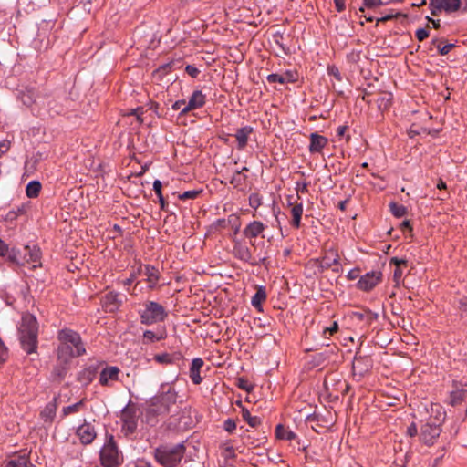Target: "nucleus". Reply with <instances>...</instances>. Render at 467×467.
<instances>
[{"instance_id": "nucleus-1", "label": "nucleus", "mask_w": 467, "mask_h": 467, "mask_svg": "<svg viewBox=\"0 0 467 467\" xmlns=\"http://www.w3.org/2000/svg\"><path fill=\"white\" fill-rule=\"evenodd\" d=\"M178 394L172 384L162 383L159 393L150 399L145 411V420L153 426L158 422L160 416H165L171 412V407L177 401Z\"/></svg>"}, {"instance_id": "nucleus-2", "label": "nucleus", "mask_w": 467, "mask_h": 467, "mask_svg": "<svg viewBox=\"0 0 467 467\" xmlns=\"http://www.w3.org/2000/svg\"><path fill=\"white\" fill-rule=\"evenodd\" d=\"M60 345L57 348L58 358L64 362L70 358L85 354L86 349L82 344L80 336L71 329H62L57 336Z\"/></svg>"}, {"instance_id": "nucleus-3", "label": "nucleus", "mask_w": 467, "mask_h": 467, "mask_svg": "<svg viewBox=\"0 0 467 467\" xmlns=\"http://www.w3.org/2000/svg\"><path fill=\"white\" fill-rule=\"evenodd\" d=\"M18 330L22 348L27 354L35 353L38 343V324L36 318L30 314L24 315Z\"/></svg>"}, {"instance_id": "nucleus-4", "label": "nucleus", "mask_w": 467, "mask_h": 467, "mask_svg": "<svg viewBox=\"0 0 467 467\" xmlns=\"http://www.w3.org/2000/svg\"><path fill=\"white\" fill-rule=\"evenodd\" d=\"M140 323L146 326H151L163 322L168 317V311L158 302L147 300L138 310Z\"/></svg>"}, {"instance_id": "nucleus-5", "label": "nucleus", "mask_w": 467, "mask_h": 467, "mask_svg": "<svg viewBox=\"0 0 467 467\" xmlns=\"http://www.w3.org/2000/svg\"><path fill=\"white\" fill-rule=\"evenodd\" d=\"M185 453L182 443L173 446L162 445L155 449L154 458L163 467H176Z\"/></svg>"}, {"instance_id": "nucleus-6", "label": "nucleus", "mask_w": 467, "mask_h": 467, "mask_svg": "<svg viewBox=\"0 0 467 467\" xmlns=\"http://www.w3.org/2000/svg\"><path fill=\"white\" fill-rule=\"evenodd\" d=\"M40 249L36 246L30 247L25 246L22 251L16 252L15 250L9 255L11 261L17 265H24L26 264H32V268L40 266Z\"/></svg>"}, {"instance_id": "nucleus-7", "label": "nucleus", "mask_w": 467, "mask_h": 467, "mask_svg": "<svg viewBox=\"0 0 467 467\" xmlns=\"http://www.w3.org/2000/svg\"><path fill=\"white\" fill-rule=\"evenodd\" d=\"M100 457L105 467H116L119 464V454L113 436H110L108 442L101 449Z\"/></svg>"}, {"instance_id": "nucleus-8", "label": "nucleus", "mask_w": 467, "mask_h": 467, "mask_svg": "<svg viewBox=\"0 0 467 467\" xmlns=\"http://www.w3.org/2000/svg\"><path fill=\"white\" fill-rule=\"evenodd\" d=\"M441 432V423L438 420L430 419L425 422L420 432V440L427 445H432Z\"/></svg>"}, {"instance_id": "nucleus-9", "label": "nucleus", "mask_w": 467, "mask_h": 467, "mask_svg": "<svg viewBox=\"0 0 467 467\" xmlns=\"http://www.w3.org/2000/svg\"><path fill=\"white\" fill-rule=\"evenodd\" d=\"M120 419L122 421V431L126 436L136 431L138 415L134 406H126L121 411Z\"/></svg>"}, {"instance_id": "nucleus-10", "label": "nucleus", "mask_w": 467, "mask_h": 467, "mask_svg": "<svg viewBox=\"0 0 467 467\" xmlns=\"http://www.w3.org/2000/svg\"><path fill=\"white\" fill-rule=\"evenodd\" d=\"M120 369L116 366H106L99 372V382L103 387H112L119 379Z\"/></svg>"}, {"instance_id": "nucleus-11", "label": "nucleus", "mask_w": 467, "mask_h": 467, "mask_svg": "<svg viewBox=\"0 0 467 467\" xmlns=\"http://www.w3.org/2000/svg\"><path fill=\"white\" fill-rule=\"evenodd\" d=\"M382 274L379 271H371L361 276L357 284L363 291H369L381 281Z\"/></svg>"}, {"instance_id": "nucleus-12", "label": "nucleus", "mask_w": 467, "mask_h": 467, "mask_svg": "<svg viewBox=\"0 0 467 467\" xmlns=\"http://www.w3.org/2000/svg\"><path fill=\"white\" fill-rule=\"evenodd\" d=\"M138 274L146 276V281L150 289H154L160 280V272L157 268L150 265H141L138 268Z\"/></svg>"}, {"instance_id": "nucleus-13", "label": "nucleus", "mask_w": 467, "mask_h": 467, "mask_svg": "<svg viewBox=\"0 0 467 467\" xmlns=\"http://www.w3.org/2000/svg\"><path fill=\"white\" fill-rule=\"evenodd\" d=\"M205 102L206 96L201 90L193 91L187 105L182 109L181 115H186L192 110L203 107Z\"/></svg>"}, {"instance_id": "nucleus-14", "label": "nucleus", "mask_w": 467, "mask_h": 467, "mask_svg": "<svg viewBox=\"0 0 467 467\" xmlns=\"http://www.w3.org/2000/svg\"><path fill=\"white\" fill-rule=\"evenodd\" d=\"M99 364L89 365L78 372V374L77 376V380L82 386L86 387L93 381L97 373L99 372Z\"/></svg>"}, {"instance_id": "nucleus-15", "label": "nucleus", "mask_w": 467, "mask_h": 467, "mask_svg": "<svg viewBox=\"0 0 467 467\" xmlns=\"http://www.w3.org/2000/svg\"><path fill=\"white\" fill-rule=\"evenodd\" d=\"M167 337V331L165 327H159L156 331L146 330L142 335V343L150 344L157 341L163 340Z\"/></svg>"}, {"instance_id": "nucleus-16", "label": "nucleus", "mask_w": 467, "mask_h": 467, "mask_svg": "<svg viewBox=\"0 0 467 467\" xmlns=\"http://www.w3.org/2000/svg\"><path fill=\"white\" fill-rule=\"evenodd\" d=\"M122 304L120 295L116 292H109L103 297V305L109 312H114Z\"/></svg>"}, {"instance_id": "nucleus-17", "label": "nucleus", "mask_w": 467, "mask_h": 467, "mask_svg": "<svg viewBox=\"0 0 467 467\" xmlns=\"http://www.w3.org/2000/svg\"><path fill=\"white\" fill-rule=\"evenodd\" d=\"M204 362L201 358H195L192 359L189 377L193 384L199 385L202 381V378L200 375L201 368L203 367Z\"/></svg>"}, {"instance_id": "nucleus-18", "label": "nucleus", "mask_w": 467, "mask_h": 467, "mask_svg": "<svg viewBox=\"0 0 467 467\" xmlns=\"http://www.w3.org/2000/svg\"><path fill=\"white\" fill-rule=\"evenodd\" d=\"M328 140L317 133L310 134V145L309 151L311 153H318L321 152L322 150L327 145Z\"/></svg>"}, {"instance_id": "nucleus-19", "label": "nucleus", "mask_w": 467, "mask_h": 467, "mask_svg": "<svg viewBox=\"0 0 467 467\" xmlns=\"http://www.w3.org/2000/svg\"><path fill=\"white\" fill-rule=\"evenodd\" d=\"M77 434L84 444H89L96 437L94 427L90 424H83L78 427Z\"/></svg>"}, {"instance_id": "nucleus-20", "label": "nucleus", "mask_w": 467, "mask_h": 467, "mask_svg": "<svg viewBox=\"0 0 467 467\" xmlns=\"http://www.w3.org/2000/svg\"><path fill=\"white\" fill-rule=\"evenodd\" d=\"M339 263V255L334 249H328L326 251L324 257L321 260V267L328 269L334 265H337Z\"/></svg>"}, {"instance_id": "nucleus-21", "label": "nucleus", "mask_w": 467, "mask_h": 467, "mask_svg": "<svg viewBox=\"0 0 467 467\" xmlns=\"http://www.w3.org/2000/svg\"><path fill=\"white\" fill-rule=\"evenodd\" d=\"M265 230V225L259 221L250 223L244 229V234L247 238H255L259 236Z\"/></svg>"}, {"instance_id": "nucleus-22", "label": "nucleus", "mask_w": 467, "mask_h": 467, "mask_svg": "<svg viewBox=\"0 0 467 467\" xmlns=\"http://www.w3.org/2000/svg\"><path fill=\"white\" fill-rule=\"evenodd\" d=\"M253 132V128L250 126H244L236 130L234 137L238 142V149L244 150L247 144L248 138L250 134Z\"/></svg>"}, {"instance_id": "nucleus-23", "label": "nucleus", "mask_w": 467, "mask_h": 467, "mask_svg": "<svg viewBox=\"0 0 467 467\" xmlns=\"http://www.w3.org/2000/svg\"><path fill=\"white\" fill-rule=\"evenodd\" d=\"M38 99H40L33 88H26L25 90L20 91V99L24 105L30 107L34 103H38Z\"/></svg>"}, {"instance_id": "nucleus-24", "label": "nucleus", "mask_w": 467, "mask_h": 467, "mask_svg": "<svg viewBox=\"0 0 467 467\" xmlns=\"http://www.w3.org/2000/svg\"><path fill=\"white\" fill-rule=\"evenodd\" d=\"M5 467H34L30 462L26 454H19L13 456L5 463Z\"/></svg>"}, {"instance_id": "nucleus-25", "label": "nucleus", "mask_w": 467, "mask_h": 467, "mask_svg": "<svg viewBox=\"0 0 467 467\" xmlns=\"http://www.w3.org/2000/svg\"><path fill=\"white\" fill-rule=\"evenodd\" d=\"M234 254L235 257L244 262H249L252 259L250 249L241 243H235L234 246Z\"/></svg>"}, {"instance_id": "nucleus-26", "label": "nucleus", "mask_w": 467, "mask_h": 467, "mask_svg": "<svg viewBox=\"0 0 467 467\" xmlns=\"http://www.w3.org/2000/svg\"><path fill=\"white\" fill-rule=\"evenodd\" d=\"M57 403L56 399L53 401L48 402L44 410L41 411V418L45 422L51 423L56 416Z\"/></svg>"}, {"instance_id": "nucleus-27", "label": "nucleus", "mask_w": 467, "mask_h": 467, "mask_svg": "<svg viewBox=\"0 0 467 467\" xmlns=\"http://www.w3.org/2000/svg\"><path fill=\"white\" fill-rule=\"evenodd\" d=\"M296 80L294 74L291 72H285V74H270L267 76V81L269 83H288V82H294Z\"/></svg>"}, {"instance_id": "nucleus-28", "label": "nucleus", "mask_w": 467, "mask_h": 467, "mask_svg": "<svg viewBox=\"0 0 467 467\" xmlns=\"http://www.w3.org/2000/svg\"><path fill=\"white\" fill-rule=\"evenodd\" d=\"M86 400L82 399L78 402L64 407L61 410V418L64 419L69 415L78 413L85 407Z\"/></svg>"}, {"instance_id": "nucleus-29", "label": "nucleus", "mask_w": 467, "mask_h": 467, "mask_svg": "<svg viewBox=\"0 0 467 467\" xmlns=\"http://www.w3.org/2000/svg\"><path fill=\"white\" fill-rule=\"evenodd\" d=\"M266 300V293L264 287H259L251 300L252 306L258 311H263L262 304Z\"/></svg>"}, {"instance_id": "nucleus-30", "label": "nucleus", "mask_w": 467, "mask_h": 467, "mask_svg": "<svg viewBox=\"0 0 467 467\" xmlns=\"http://www.w3.org/2000/svg\"><path fill=\"white\" fill-rule=\"evenodd\" d=\"M248 168L244 167L241 171H236L234 175L232 176L230 180V183L234 188H243V186L245 184L246 182V175H244L243 172L247 171Z\"/></svg>"}, {"instance_id": "nucleus-31", "label": "nucleus", "mask_w": 467, "mask_h": 467, "mask_svg": "<svg viewBox=\"0 0 467 467\" xmlns=\"http://www.w3.org/2000/svg\"><path fill=\"white\" fill-rule=\"evenodd\" d=\"M289 205L292 206V208H291V214L293 217L292 225L296 228H299L300 223H301V217H302V213H303V205H302V203L293 205L292 202H289Z\"/></svg>"}, {"instance_id": "nucleus-32", "label": "nucleus", "mask_w": 467, "mask_h": 467, "mask_svg": "<svg viewBox=\"0 0 467 467\" xmlns=\"http://www.w3.org/2000/svg\"><path fill=\"white\" fill-rule=\"evenodd\" d=\"M407 260L399 259L397 257H392L390 259V265H394L396 266L393 273V279L398 284L402 276V270L400 269L401 265H407Z\"/></svg>"}, {"instance_id": "nucleus-33", "label": "nucleus", "mask_w": 467, "mask_h": 467, "mask_svg": "<svg viewBox=\"0 0 467 467\" xmlns=\"http://www.w3.org/2000/svg\"><path fill=\"white\" fill-rule=\"evenodd\" d=\"M275 436L278 439L285 441H292L296 438V434L292 431L287 430L281 424L277 425L275 428Z\"/></svg>"}, {"instance_id": "nucleus-34", "label": "nucleus", "mask_w": 467, "mask_h": 467, "mask_svg": "<svg viewBox=\"0 0 467 467\" xmlns=\"http://www.w3.org/2000/svg\"><path fill=\"white\" fill-rule=\"evenodd\" d=\"M41 190V183L37 181L30 182L26 188V193L29 198H36L38 196Z\"/></svg>"}, {"instance_id": "nucleus-35", "label": "nucleus", "mask_w": 467, "mask_h": 467, "mask_svg": "<svg viewBox=\"0 0 467 467\" xmlns=\"http://www.w3.org/2000/svg\"><path fill=\"white\" fill-rule=\"evenodd\" d=\"M443 11L446 13H453L460 10L459 0H440Z\"/></svg>"}, {"instance_id": "nucleus-36", "label": "nucleus", "mask_w": 467, "mask_h": 467, "mask_svg": "<svg viewBox=\"0 0 467 467\" xmlns=\"http://www.w3.org/2000/svg\"><path fill=\"white\" fill-rule=\"evenodd\" d=\"M242 417L253 428L261 423L260 419L256 416H251L249 410L245 408L242 409Z\"/></svg>"}, {"instance_id": "nucleus-37", "label": "nucleus", "mask_w": 467, "mask_h": 467, "mask_svg": "<svg viewBox=\"0 0 467 467\" xmlns=\"http://www.w3.org/2000/svg\"><path fill=\"white\" fill-rule=\"evenodd\" d=\"M467 399V390H456L451 395V402L453 406L460 404L462 401Z\"/></svg>"}, {"instance_id": "nucleus-38", "label": "nucleus", "mask_w": 467, "mask_h": 467, "mask_svg": "<svg viewBox=\"0 0 467 467\" xmlns=\"http://www.w3.org/2000/svg\"><path fill=\"white\" fill-rule=\"evenodd\" d=\"M389 209L392 214L398 218H400L407 213V208L397 202H390Z\"/></svg>"}, {"instance_id": "nucleus-39", "label": "nucleus", "mask_w": 467, "mask_h": 467, "mask_svg": "<svg viewBox=\"0 0 467 467\" xmlns=\"http://www.w3.org/2000/svg\"><path fill=\"white\" fill-rule=\"evenodd\" d=\"M391 101H392V97H391V94H389V93H385V94L381 95L377 100L379 108L384 109H387L390 107Z\"/></svg>"}, {"instance_id": "nucleus-40", "label": "nucleus", "mask_w": 467, "mask_h": 467, "mask_svg": "<svg viewBox=\"0 0 467 467\" xmlns=\"http://www.w3.org/2000/svg\"><path fill=\"white\" fill-rule=\"evenodd\" d=\"M171 68V64L167 63L164 65L160 66L154 72H153V78L161 79L165 75H167Z\"/></svg>"}, {"instance_id": "nucleus-41", "label": "nucleus", "mask_w": 467, "mask_h": 467, "mask_svg": "<svg viewBox=\"0 0 467 467\" xmlns=\"http://www.w3.org/2000/svg\"><path fill=\"white\" fill-rule=\"evenodd\" d=\"M432 44L437 47L439 54L441 56L447 55L454 47V44H446L441 46L438 39L433 40Z\"/></svg>"}, {"instance_id": "nucleus-42", "label": "nucleus", "mask_w": 467, "mask_h": 467, "mask_svg": "<svg viewBox=\"0 0 467 467\" xmlns=\"http://www.w3.org/2000/svg\"><path fill=\"white\" fill-rule=\"evenodd\" d=\"M201 192H202L201 190L186 191L183 193L180 194L179 198L182 201L190 200V199L193 200V199H196L200 195Z\"/></svg>"}, {"instance_id": "nucleus-43", "label": "nucleus", "mask_w": 467, "mask_h": 467, "mask_svg": "<svg viewBox=\"0 0 467 467\" xmlns=\"http://www.w3.org/2000/svg\"><path fill=\"white\" fill-rule=\"evenodd\" d=\"M429 5H430V9H431V14L432 16H438L441 11H443V8L441 5V1L435 2V1L430 0Z\"/></svg>"}, {"instance_id": "nucleus-44", "label": "nucleus", "mask_w": 467, "mask_h": 467, "mask_svg": "<svg viewBox=\"0 0 467 467\" xmlns=\"http://www.w3.org/2000/svg\"><path fill=\"white\" fill-rule=\"evenodd\" d=\"M153 358L160 364H171L172 362L171 355L167 353L155 355Z\"/></svg>"}, {"instance_id": "nucleus-45", "label": "nucleus", "mask_w": 467, "mask_h": 467, "mask_svg": "<svg viewBox=\"0 0 467 467\" xmlns=\"http://www.w3.org/2000/svg\"><path fill=\"white\" fill-rule=\"evenodd\" d=\"M8 358V350L7 348L4 345L3 341L0 339V365L3 364Z\"/></svg>"}, {"instance_id": "nucleus-46", "label": "nucleus", "mask_w": 467, "mask_h": 467, "mask_svg": "<svg viewBox=\"0 0 467 467\" xmlns=\"http://www.w3.org/2000/svg\"><path fill=\"white\" fill-rule=\"evenodd\" d=\"M363 4L368 8H375L384 5L381 0H363Z\"/></svg>"}, {"instance_id": "nucleus-47", "label": "nucleus", "mask_w": 467, "mask_h": 467, "mask_svg": "<svg viewBox=\"0 0 467 467\" xmlns=\"http://www.w3.org/2000/svg\"><path fill=\"white\" fill-rule=\"evenodd\" d=\"M236 428V423L234 420H231V419H227L225 421H224V430L229 432V433H232Z\"/></svg>"}, {"instance_id": "nucleus-48", "label": "nucleus", "mask_w": 467, "mask_h": 467, "mask_svg": "<svg viewBox=\"0 0 467 467\" xmlns=\"http://www.w3.org/2000/svg\"><path fill=\"white\" fill-rule=\"evenodd\" d=\"M327 72L330 76H333L337 80H338V81L341 80V75L337 67H335V66L328 67Z\"/></svg>"}, {"instance_id": "nucleus-49", "label": "nucleus", "mask_w": 467, "mask_h": 467, "mask_svg": "<svg viewBox=\"0 0 467 467\" xmlns=\"http://www.w3.org/2000/svg\"><path fill=\"white\" fill-rule=\"evenodd\" d=\"M429 36L428 30L424 28H420L416 31V37L419 41H423Z\"/></svg>"}, {"instance_id": "nucleus-50", "label": "nucleus", "mask_w": 467, "mask_h": 467, "mask_svg": "<svg viewBox=\"0 0 467 467\" xmlns=\"http://www.w3.org/2000/svg\"><path fill=\"white\" fill-rule=\"evenodd\" d=\"M185 71L192 78H197V76L200 73V70L197 67H195L194 66H192V65H188L186 67V68H185Z\"/></svg>"}, {"instance_id": "nucleus-51", "label": "nucleus", "mask_w": 467, "mask_h": 467, "mask_svg": "<svg viewBox=\"0 0 467 467\" xmlns=\"http://www.w3.org/2000/svg\"><path fill=\"white\" fill-rule=\"evenodd\" d=\"M238 387L244 390L250 391L252 387L246 379H239Z\"/></svg>"}, {"instance_id": "nucleus-52", "label": "nucleus", "mask_w": 467, "mask_h": 467, "mask_svg": "<svg viewBox=\"0 0 467 467\" xmlns=\"http://www.w3.org/2000/svg\"><path fill=\"white\" fill-rule=\"evenodd\" d=\"M161 188H162L161 182L160 180H155L153 182V190H154L155 193L157 194V196L162 195Z\"/></svg>"}, {"instance_id": "nucleus-53", "label": "nucleus", "mask_w": 467, "mask_h": 467, "mask_svg": "<svg viewBox=\"0 0 467 467\" xmlns=\"http://www.w3.org/2000/svg\"><path fill=\"white\" fill-rule=\"evenodd\" d=\"M307 187H308V183L306 182H304L302 183L297 182L296 190L297 193H300V192L305 193L307 192Z\"/></svg>"}, {"instance_id": "nucleus-54", "label": "nucleus", "mask_w": 467, "mask_h": 467, "mask_svg": "<svg viewBox=\"0 0 467 467\" xmlns=\"http://www.w3.org/2000/svg\"><path fill=\"white\" fill-rule=\"evenodd\" d=\"M137 275H139L138 272L130 274V277L123 281V285L129 287L137 277Z\"/></svg>"}, {"instance_id": "nucleus-55", "label": "nucleus", "mask_w": 467, "mask_h": 467, "mask_svg": "<svg viewBox=\"0 0 467 467\" xmlns=\"http://www.w3.org/2000/svg\"><path fill=\"white\" fill-rule=\"evenodd\" d=\"M358 275H359V270L358 268L352 269L348 273V278L349 280H355L358 277Z\"/></svg>"}, {"instance_id": "nucleus-56", "label": "nucleus", "mask_w": 467, "mask_h": 467, "mask_svg": "<svg viewBox=\"0 0 467 467\" xmlns=\"http://www.w3.org/2000/svg\"><path fill=\"white\" fill-rule=\"evenodd\" d=\"M335 6L337 12H342L345 10V0H335Z\"/></svg>"}, {"instance_id": "nucleus-57", "label": "nucleus", "mask_w": 467, "mask_h": 467, "mask_svg": "<svg viewBox=\"0 0 467 467\" xmlns=\"http://www.w3.org/2000/svg\"><path fill=\"white\" fill-rule=\"evenodd\" d=\"M186 105H187V103L185 102V100H184V99L177 100V101H175V102L173 103V105H172V109H173V110H179V109H181L182 106H184V107H185Z\"/></svg>"}, {"instance_id": "nucleus-58", "label": "nucleus", "mask_w": 467, "mask_h": 467, "mask_svg": "<svg viewBox=\"0 0 467 467\" xmlns=\"http://www.w3.org/2000/svg\"><path fill=\"white\" fill-rule=\"evenodd\" d=\"M229 223L236 225L235 233H237L238 230H239L238 217H236L235 215L232 214L231 216H229Z\"/></svg>"}, {"instance_id": "nucleus-59", "label": "nucleus", "mask_w": 467, "mask_h": 467, "mask_svg": "<svg viewBox=\"0 0 467 467\" xmlns=\"http://www.w3.org/2000/svg\"><path fill=\"white\" fill-rule=\"evenodd\" d=\"M407 432L408 434L410 436V437H413L417 434L418 431H417V427L416 425L413 423L411 424L408 430H407Z\"/></svg>"}, {"instance_id": "nucleus-60", "label": "nucleus", "mask_w": 467, "mask_h": 467, "mask_svg": "<svg viewBox=\"0 0 467 467\" xmlns=\"http://www.w3.org/2000/svg\"><path fill=\"white\" fill-rule=\"evenodd\" d=\"M8 251L7 245L0 239V256L5 255Z\"/></svg>"}, {"instance_id": "nucleus-61", "label": "nucleus", "mask_w": 467, "mask_h": 467, "mask_svg": "<svg viewBox=\"0 0 467 467\" xmlns=\"http://www.w3.org/2000/svg\"><path fill=\"white\" fill-rule=\"evenodd\" d=\"M346 130H347V127L346 126H339L337 129V135L338 137H343L345 135Z\"/></svg>"}, {"instance_id": "nucleus-62", "label": "nucleus", "mask_w": 467, "mask_h": 467, "mask_svg": "<svg viewBox=\"0 0 467 467\" xmlns=\"http://www.w3.org/2000/svg\"><path fill=\"white\" fill-rule=\"evenodd\" d=\"M400 228L402 230H405V229H408L409 231L412 230L410 221H408V220H405L404 222H402V223L400 224Z\"/></svg>"}, {"instance_id": "nucleus-63", "label": "nucleus", "mask_w": 467, "mask_h": 467, "mask_svg": "<svg viewBox=\"0 0 467 467\" xmlns=\"http://www.w3.org/2000/svg\"><path fill=\"white\" fill-rule=\"evenodd\" d=\"M158 198H159V202H160V204H161V208L162 210H164L166 208V206L168 205L167 202L164 200L162 195L158 196Z\"/></svg>"}, {"instance_id": "nucleus-64", "label": "nucleus", "mask_w": 467, "mask_h": 467, "mask_svg": "<svg viewBox=\"0 0 467 467\" xmlns=\"http://www.w3.org/2000/svg\"><path fill=\"white\" fill-rule=\"evenodd\" d=\"M8 144L5 142L0 143V156L8 150Z\"/></svg>"}]
</instances>
